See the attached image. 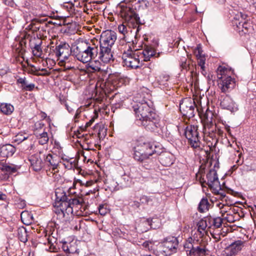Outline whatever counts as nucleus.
<instances>
[{
  "instance_id": "obj_42",
  "label": "nucleus",
  "mask_w": 256,
  "mask_h": 256,
  "mask_svg": "<svg viewBox=\"0 0 256 256\" xmlns=\"http://www.w3.org/2000/svg\"><path fill=\"white\" fill-rule=\"evenodd\" d=\"M28 134H23L22 133H19L14 137L13 140L14 142H18V144H20L24 140L28 139Z\"/></svg>"
},
{
  "instance_id": "obj_39",
  "label": "nucleus",
  "mask_w": 256,
  "mask_h": 256,
  "mask_svg": "<svg viewBox=\"0 0 256 256\" xmlns=\"http://www.w3.org/2000/svg\"><path fill=\"white\" fill-rule=\"evenodd\" d=\"M198 58V64L199 66H200V68L202 70V73L203 74H204V72H206L205 71V60L206 58L204 56H202L200 54V51L198 50V55H197Z\"/></svg>"
},
{
  "instance_id": "obj_28",
  "label": "nucleus",
  "mask_w": 256,
  "mask_h": 256,
  "mask_svg": "<svg viewBox=\"0 0 256 256\" xmlns=\"http://www.w3.org/2000/svg\"><path fill=\"white\" fill-rule=\"evenodd\" d=\"M56 200L54 202L64 203L67 202L68 198V193L65 192L62 189L57 188L55 192Z\"/></svg>"
},
{
  "instance_id": "obj_48",
  "label": "nucleus",
  "mask_w": 256,
  "mask_h": 256,
  "mask_svg": "<svg viewBox=\"0 0 256 256\" xmlns=\"http://www.w3.org/2000/svg\"><path fill=\"white\" fill-rule=\"evenodd\" d=\"M189 64L187 62V59L183 58L180 60V66L182 70H187L189 67Z\"/></svg>"
},
{
  "instance_id": "obj_60",
  "label": "nucleus",
  "mask_w": 256,
  "mask_h": 256,
  "mask_svg": "<svg viewBox=\"0 0 256 256\" xmlns=\"http://www.w3.org/2000/svg\"><path fill=\"white\" fill-rule=\"evenodd\" d=\"M223 134V130L216 126V138H218L220 136H222Z\"/></svg>"
},
{
  "instance_id": "obj_59",
  "label": "nucleus",
  "mask_w": 256,
  "mask_h": 256,
  "mask_svg": "<svg viewBox=\"0 0 256 256\" xmlns=\"http://www.w3.org/2000/svg\"><path fill=\"white\" fill-rule=\"evenodd\" d=\"M143 24H138L137 26L135 27V28H136L135 39H136L137 38V37L138 36V32L142 28V26Z\"/></svg>"
},
{
  "instance_id": "obj_9",
  "label": "nucleus",
  "mask_w": 256,
  "mask_h": 256,
  "mask_svg": "<svg viewBox=\"0 0 256 256\" xmlns=\"http://www.w3.org/2000/svg\"><path fill=\"white\" fill-rule=\"evenodd\" d=\"M196 104L193 99L190 98H184L180 104V110L183 116L190 118L194 116L195 113L198 112L200 118L203 117L198 108H196Z\"/></svg>"
},
{
  "instance_id": "obj_27",
  "label": "nucleus",
  "mask_w": 256,
  "mask_h": 256,
  "mask_svg": "<svg viewBox=\"0 0 256 256\" xmlns=\"http://www.w3.org/2000/svg\"><path fill=\"white\" fill-rule=\"evenodd\" d=\"M159 161L164 166H170L174 163L173 156L170 153L162 154L160 156Z\"/></svg>"
},
{
  "instance_id": "obj_25",
  "label": "nucleus",
  "mask_w": 256,
  "mask_h": 256,
  "mask_svg": "<svg viewBox=\"0 0 256 256\" xmlns=\"http://www.w3.org/2000/svg\"><path fill=\"white\" fill-rule=\"evenodd\" d=\"M72 188H70L68 193V200H66L67 202H66V207H70L73 210V206L80 205L82 203V200L80 198H78L76 196L72 194V192H71Z\"/></svg>"
},
{
  "instance_id": "obj_12",
  "label": "nucleus",
  "mask_w": 256,
  "mask_h": 256,
  "mask_svg": "<svg viewBox=\"0 0 256 256\" xmlns=\"http://www.w3.org/2000/svg\"><path fill=\"white\" fill-rule=\"evenodd\" d=\"M162 244V253L166 256H170L176 252L178 242L176 237L169 236L164 238Z\"/></svg>"
},
{
  "instance_id": "obj_23",
  "label": "nucleus",
  "mask_w": 256,
  "mask_h": 256,
  "mask_svg": "<svg viewBox=\"0 0 256 256\" xmlns=\"http://www.w3.org/2000/svg\"><path fill=\"white\" fill-rule=\"evenodd\" d=\"M15 152V147L10 144H6L0 148V154L3 158L11 156L14 154Z\"/></svg>"
},
{
  "instance_id": "obj_1",
  "label": "nucleus",
  "mask_w": 256,
  "mask_h": 256,
  "mask_svg": "<svg viewBox=\"0 0 256 256\" xmlns=\"http://www.w3.org/2000/svg\"><path fill=\"white\" fill-rule=\"evenodd\" d=\"M134 44L135 42L132 40V50L131 44H128V49L122 55L124 64L132 68H139L143 62L150 60V58L155 54V50L151 46L145 44L144 48L138 49Z\"/></svg>"
},
{
  "instance_id": "obj_33",
  "label": "nucleus",
  "mask_w": 256,
  "mask_h": 256,
  "mask_svg": "<svg viewBox=\"0 0 256 256\" xmlns=\"http://www.w3.org/2000/svg\"><path fill=\"white\" fill-rule=\"evenodd\" d=\"M36 136L38 139V143L41 145L46 144L49 140L46 132H43L41 133L36 132Z\"/></svg>"
},
{
  "instance_id": "obj_7",
  "label": "nucleus",
  "mask_w": 256,
  "mask_h": 256,
  "mask_svg": "<svg viewBox=\"0 0 256 256\" xmlns=\"http://www.w3.org/2000/svg\"><path fill=\"white\" fill-rule=\"evenodd\" d=\"M120 13L121 16L130 28H135L138 24H144V22L140 20V17L132 8L122 6Z\"/></svg>"
},
{
  "instance_id": "obj_24",
  "label": "nucleus",
  "mask_w": 256,
  "mask_h": 256,
  "mask_svg": "<svg viewBox=\"0 0 256 256\" xmlns=\"http://www.w3.org/2000/svg\"><path fill=\"white\" fill-rule=\"evenodd\" d=\"M64 61L60 60L59 64L60 66H63L65 70H73L75 68V58L74 56L70 54L66 58H64Z\"/></svg>"
},
{
  "instance_id": "obj_18",
  "label": "nucleus",
  "mask_w": 256,
  "mask_h": 256,
  "mask_svg": "<svg viewBox=\"0 0 256 256\" xmlns=\"http://www.w3.org/2000/svg\"><path fill=\"white\" fill-rule=\"evenodd\" d=\"M67 204L64 203L54 202L53 212L60 218H68L70 214H72V210L70 207H66Z\"/></svg>"
},
{
  "instance_id": "obj_37",
  "label": "nucleus",
  "mask_w": 256,
  "mask_h": 256,
  "mask_svg": "<svg viewBox=\"0 0 256 256\" xmlns=\"http://www.w3.org/2000/svg\"><path fill=\"white\" fill-rule=\"evenodd\" d=\"M18 239L22 242L25 243L28 241V233L25 228H19L18 230Z\"/></svg>"
},
{
  "instance_id": "obj_14",
  "label": "nucleus",
  "mask_w": 256,
  "mask_h": 256,
  "mask_svg": "<svg viewBox=\"0 0 256 256\" xmlns=\"http://www.w3.org/2000/svg\"><path fill=\"white\" fill-rule=\"evenodd\" d=\"M207 182L209 188L213 193H218L222 190L221 186L218 180V174L214 169H211L206 174Z\"/></svg>"
},
{
  "instance_id": "obj_43",
  "label": "nucleus",
  "mask_w": 256,
  "mask_h": 256,
  "mask_svg": "<svg viewBox=\"0 0 256 256\" xmlns=\"http://www.w3.org/2000/svg\"><path fill=\"white\" fill-rule=\"evenodd\" d=\"M62 160L65 162L64 164L65 168L68 170H70L74 166V160H73V158H62Z\"/></svg>"
},
{
  "instance_id": "obj_61",
  "label": "nucleus",
  "mask_w": 256,
  "mask_h": 256,
  "mask_svg": "<svg viewBox=\"0 0 256 256\" xmlns=\"http://www.w3.org/2000/svg\"><path fill=\"white\" fill-rule=\"evenodd\" d=\"M62 248L66 252L70 253V250L66 242L62 244Z\"/></svg>"
},
{
  "instance_id": "obj_54",
  "label": "nucleus",
  "mask_w": 256,
  "mask_h": 256,
  "mask_svg": "<svg viewBox=\"0 0 256 256\" xmlns=\"http://www.w3.org/2000/svg\"><path fill=\"white\" fill-rule=\"evenodd\" d=\"M35 87V85L34 84H30L26 86H23V90L26 91H32Z\"/></svg>"
},
{
  "instance_id": "obj_53",
  "label": "nucleus",
  "mask_w": 256,
  "mask_h": 256,
  "mask_svg": "<svg viewBox=\"0 0 256 256\" xmlns=\"http://www.w3.org/2000/svg\"><path fill=\"white\" fill-rule=\"evenodd\" d=\"M216 194L219 195V198L222 200L223 202L225 201L226 202L228 197H226V194L224 192H220V191H218V193H214Z\"/></svg>"
},
{
  "instance_id": "obj_35",
  "label": "nucleus",
  "mask_w": 256,
  "mask_h": 256,
  "mask_svg": "<svg viewBox=\"0 0 256 256\" xmlns=\"http://www.w3.org/2000/svg\"><path fill=\"white\" fill-rule=\"evenodd\" d=\"M234 16L233 20V24H236V22H243L247 18L248 16L246 14H242V12H234Z\"/></svg>"
},
{
  "instance_id": "obj_32",
  "label": "nucleus",
  "mask_w": 256,
  "mask_h": 256,
  "mask_svg": "<svg viewBox=\"0 0 256 256\" xmlns=\"http://www.w3.org/2000/svg\"><path fill=\"white\" fill-rule=\"evenodd\" d=\"M210 206V204L207 198H202L198 206V210L200 212H204L208 210Z\"/></svg>"
},
{
  "instance_id": "obj_21",
  "label": "nucleus",
  "mask_w": 256,
  "mask_h": 256,
  "mask_svg": "<svg viewBox=\"0 0 256 256\" xmlns=\"http://www.w3.org/2000/svg\"><path fill=\"white\" fill-rule=\"evenodd\" d=\"M236 30L241 36L249 33L252 30L250 22L246 19L243 22H236Z\"/></svg>"
},
{
  "instance_id": "obj_22",
  "label": "nucleus",
  "mask_w": 256,
  "mask_h": 256,
  "mask_svg": "<svg viewBox=\"0 0 256 256\" xmlns=\"http://www.w3.org/2000/svg\"><path fill=\"white\" fill-rule=\"evenodd\" d=\"M234 102L229 96H221L220 105L222 108L232 111L234 108Z\"/></svg>"
},
{
  "instance_id": "obj_26",
  "label": "nucleus",
  "mask_w": 256,
  "mask_h": 256,
  "mask_svg": "<svg viewBox=\"0 0 256 256\" xmlns=\"http://www.w3.org/2000/svg\"><path fill=\"white\" fill-rule=\"evenodd\" d=\"M128 174L129 178L136 182H140L144 180V178L138 171V168L135 166L130 167V172Z\"/></svg>"
},
{
  "instance_id": "obj_31",
  "label": "nucleus",
  "mask_w": 256,
  "mask_h": 256,
  "mask_svg": "<svg viewBox=\"0 0 256 256\" xmlns=\"http://www.w3.org/2000/svg\"><path fill=\"white\" fill-rule=\"evenodd\" d=\"M0 110L2 113L6 115L10 114L14 110L12 105L10 104H1L0 106Z\"/></svg>"
},
{
  "instance_id": "obj_6",
  "label": "nucleus",
  "mask_w": 256,
  "mask_h": 256,
  "mask_svg": "<svg viewBox=\"0 0 256 256\" xmlns=\"http://www.w3.org/2000/svg\"><path fill=\"white\" fill-rule=\"evenodd\" d=\"M132 108L135 112L137 120L140 122L148 118L151 114H156L153 108L144 100L134 103L132 106Z\"/></svg>"
},
{
  "instance_id": "obj_45",
  "label": "nucleus",
  "mask_w": 256,
  "mask_h": 256,
  "mask_svg": "<svg viewBox=\"0 0 256 256\" xmlns=\"http://www.w3.org/2000/svg\"><path fill=\"white\" fill-rule=\"evenodd\" d=\"M2 171L10 173H14L16 172V169L14 166H10L6 164H4V166H2Z\"/></svg>"
},
{
  "instance_id": "obj_10",
  "label": "nucleus",
  "mask_w": 256,
  "mask_h": 256,
  "mask_svg": "<svg viewBox=\"0 0 256 256\" xmlns=\"http://www.w3.org/2000/svg\"><path fill=\"white\" fill-rule=\"evenodd\" d=\"M71 54V50L69 45L66 43H60L56 47L51 46L50 49L48 56L50 58H56L60 61H64V59L66 58Z\"/></svg>"
},
{
  "instance_id": "obj_36",
  "label": "nucleus",
  "mask_w": 256,
  "mask_h": 256,
  "mask_svg": "<svg viewBox=\"0 0 256 256\" xmlns=\"http://www.w3.org/2000/svg\"><path fill=\"white\" fill-rule=\"evenodd\" d=\"M48 244L49 246V250L52 252H58V248L56 244H54L56 240L54 236H48L47 238Z\"/></svg>"
},
{
  "instance_id": "obj_44",
  "label": "nucleus",
  "mask_w": 256,
  "mask_h": 256,
  "mask_svg": "<svg viewBox=\"0 0 256 256\" xmlns=\"http://www.w3.org/2000/svg\"><path fill=\"white\" fill-rule=\"evenodd\" d=\"M211 222H212V225H213L214 228H220L223 222V218L220 216L213 218V220H212Z\"/></svg>"
},
{
  "instance_id": "obj_11",
  "label": "nucleus",
  "mask_w": 256,
  "mask_h": 256,
  "mask_svg": "<svg viewBox=\"0 0 256 256\" xmlns=\"http://www.w3.org/2000/svg\"><path fill=\"white\" fill-rule=\"evenodd\" d=\"M87 46L89 52L90 60V61L92 60L96 59L98 58V60H100L104 63L110 62L108 58H104L103 60V56H102L101 50L100 49V42L96 39H92L88 40H86Z\"/></svg>"
},
{
  "instance_id": "obj_50",
  "label": "nucleus",
  "mask_w": 256,
  "mask_h": 256,
  "mask_svg": "<svg viewBox=\"0 0 256 256\" xmlns=\"http://www.w3.org/2000/svg\"><path fill=\"white\" fill-rule=\"evenodd\" d=\"M118 30L119 32L123 34H125L127 32V28L124 24H120L118 26Z\"/></svg>"
},
{
  "instance_id": "obj_46",
  "label": "nucleus",
  "mask_w": 256,
  "mask_h": 256,
  "mask_svg": "<svg viewBox=\"0 0 256 256\" xmlns=\"http://www.w3.org/2000/svg\"><path fill=\"white\" fill-rule=\"evenodd\" d=\"M98 211L100 215L104 216L109 212V209L106 204H102L99 206Z\"/></svg>"
},
{
  "instance_id": "obj_41",
  "label": "nucleus",
  "mask_w": 256,
  "mask_h": 256,
  "mask_svg": "<svg viewBox=\"0 0 256 256\" xmlns=\"http://www.w3.org/2000/svg\"><path fill=\"white\" fill-rule=\"evenodd\" d=\"M139 161L141 162L142 167L146 170L151 169L154 166V162L150 158V157L143 160Z\"/></svg>"
},
{
  "instance_id": "obj_13",
  "label": "nucleus",
  "mask_w": 256,
  "mask_h": 256,
  "mask_svg": "<svg viewBox=\"0 0 256 256\" xmlns=\"http://www.w3.org/2000/svg\"><path fill=\"white\" fill-rule=\"evenodd\" d=\"M86 40H79L76 44V57L83 63L90 62L89 52Z\"/></svg>"
},
{
  "instance_id": "obj_55",
  "label": "nucleus",
  "mask_w": 256,
  "mask_h": 256,
  "mask_svg": "<svg viewBox=\"0 0 256 256\" xmlns=\"http://www.w3.org/2000/svg\"><path fill=\"white\" fill-rule=\"evenodd\" d=\"M204 220L208 224V228H211L212 226H213V225H212V222H211V220H213V218H212L210 216H207V217L204 218Z\"/></svg>"
},
{
  "instance_id": "obj_20",
  "label": "nucleus",
  "mask_w": 256,
  "mask_h": 256,
  "mask_svg": "<svg viewBox=\"0 0 256 256\" xmlns=\"http://www.w3.org/2000/svg\"><path fill=\"white\" fill-rule=\"evenodd\" d=\"M60 160L56 154H44V164L48 166L52 167V170L55 171L57 170Z\"/></svg>"
},
{
  "instance_id": "obj_51",
  "label": "nucleus",
  "mask_w": 256,
  "mask_h": 256,
  "mask_svg": "<svg viewBox=\"0 0 256 256\" xmlns=\"http://www.w3.org/2000/svg\"><path fill=\"white\" fill-rule=\"evenodd\" d=\"M152 243L150 241H145L142 244L143 247L149 250H152Z\"/></svg>"
},
{
  "instance_id": "obj_4",
  "label": "nucleus",
  "mask_w": 256,
  "mask_h": 256,
  "mask_svg": "<svg viewBox=\"0 0 256 256\" xmlns=\"http://www.w3.org/2000/svg\"><path fill=\"white\" fill-rule=\"evenodd\" d=\"M156 146L150 142H139L134 148V158L136 160H143L156 152Z\"/></svg>"
},
{
  "instance_id": "obj_40",
  "label": "nucleus",
  "mask_w": 256,
  "mask_h": 256,
  "mask_svg": "<svg viewBox=\"0 0 256 256\" xmlns=\"http://www.w3.org/2000/svg\"><path fill=\"white\" fill-rule=\"evenodd\" d=\"M42 45H36L32 46H30L32 49L34 56L36 57L41 58L42 51L41 48Z\"/></svg>"
},
{
  "instance_id": "obj_57",
  "label": "nucleus",
  "mask_w": 256,
  "mask_h": 256,
  "mask_svg": "<svg viewBox=\"0 0 256 256\" xmlns=\"http://www.w3.org/2000/svg\"><path fill=\"white\" fill-rule=\"evenodd\" d=\"M123 105V102L121 101L120 102L113 104L112 109L114 108L113 112H114L115 110L120 108Z\"/></svg>"
},
{
  "instance_id": "obj_5",
  "label": "nucleus",
  "mask_w": 256,
  "mask_h": 256,
  "mask_svg": "<svg viewBox=\"0 0 256 256\" xmlns=\"http://www.w3.org/2000/svg\"><path fill=\"white\" fill-rule=\"evenodd\" d=\"M198 126L190 125L184 128V136L188 141V144L194 149L200 150L202 146L200 141V138L198 131Z\"/></svg>"
},
{
  "instance_id": "obj_34",
  "label": "nucleus",
  "mask_w": 256,
  "mask_h": 256,
  "mask_svg": "<svg viewBox=\"0 0 256 256\" xmlns=\"http://www.w3.org/2000/svg\"><path fill=\"white\" fill-rule=\"evenodd\" d=\"M34 134L36 136V132L41 133L43 132H46V127L44 122L41 121L36 122L34 126Z\"/></svg>"
},
{
  "instance_id": "obj_8",
  "label": "nucleus",
  "mask_w": 256,
  "mask_h": 256,
  "mask_svg": "<svg viewBox=\"0 0 256 256\" xmlns=\"http://www.w3.org/2000/svg\"><path fill=\"white\" fill-rule=\"evenodd\" d=\"M214 114L208 108L203 114L202 122L203 124V132L210 138H216V126L214 124Z\"/></svg>"
},
{
  "instance_id": "obj_38",
  "label": "nucleus",
  "mask_w": 256,
  "mask_h": 256,
  "mask_svg": "<svg viewBox=\"0 0 256 256\" xmlns=\"http://www.w3.org/2000/svg\"><path fill=\"white\" fill-rule=\"evenodd\" d=\"M156 199L154 196H142L140 198V201L141 204H152L153 201Z\"/></svg>"
},
{
  "instance_id": "obj_3",
  "label": "nucleus",
  "mask_w": 256,
  "mask_h": 256,
  "mask_svg": "<svg viewBox=\"0 0 256 256\" xmlns=\"http://www.w3.org/2000/svg\"><path fill=\"white\" fill-rule=\"evenodd\" d=\"M230 72L225 66H220L218 68V86L222 92H228L235 86L234 80L229 76Z\"/></svg>"
},
{
  "instance_id": "obj_62",
  "label": "nucleus",
  "mask_w": 256,
  "mask_h": 256,
  "mask_svg": "<svg viewBox=\"0 0 256 256\" xmlns=\"http://www.w3.org/2000/svg\"><path fill=\"white\" fill-rule=\"evenodd\" d=\"M26 79L25 78H18L16 82L18 84H22V86H23V84L26 83Z\"/></svg>"
},
{
  "instance_id": "obj_58",
  "label": "nucleus",
  "mask_w": 256,
  "mask_h": 256,
  "mask_svg": "<svg viewBox=\"0 0 256 256\" xmlns=\"http://www.w3.org/2000/svg\"><path fill=\"white\" fill-rule=\"evenodd\" d=\"M224 218L226 220L229 222H232L235 221L232 215L230 214H227V216L225 217Z\"/></svg>"
},
{
  "instance_id": "obj_17",
  "label": "nucleus",
  "mask_w": 256,
  "mask_h": 256,
  "mask_svg": "<svg viewBox=\"0 0 256 256\" xmlns=\"http://www.w3.org/2000/svg\"><path fill=\"white\" fill-rule=\"evenodd\" d=\"M199 240H198L196 242L194 240V244L192 245V247L188 246V248H190L189 252V256H204L206 254V252L208 250L206 248V244L204 242H202V240L198 244Z\"/></svg>"
},
{
  "instance_id": "obj_16",
  "label": "nucleus",
  "mask_w": 256,
  "mask_h": 256,
  "mask_svg": "<svg viewBox=\"0 0 256 256\" xmlns=\"http://www.w3.org/2000/svg\"><path fill=\"white\" fill-rule=\"evenodd\" d=\"M140 122V124L148 130L155 131L160 126L159 119L156 114Z\"/></svg>"
},
{
  "instance_id": "obj_19",
  "label": "nucleus",
  "mask_w": 256,
  "mask_h": 256,
  "mask_svg": "<svg viewBox=\"0 0 256 256\" xmlns=\"http://www.w3.org/2000/svg\"><path fill=\"white\" fill-rule=\"evenodd\" d=\"M244 244V241L241 240L234 241L226 248V256H235L242 250Z\"/></svg>"
},
{
  "instance_id": "obj_47",
  "label": "nucleus",
  "mask_w": 256,
  "mask_h": 256,
  "mask_svg": "<svg viewBox=\"0 0 256 256\" xmlns=\"http://www.w3.org/2000/svg\"><path fill=\"white\" fill-rule=\"evenodd\" d=\"M36 23L34 22L32 20V23L29 25L30 28L32 30H37L40 29V23L41 22L40 20H36Z\"/></svg>"
},
{
  "instance_id": "obj_30",
  "label": "nucleus",
  "mask_w": 256,
  "mask_h": 256,
  "mask_svg": "<svg viewBox=\"0 0 256 256\" xmlns=\"http://www.w3.org/2000/svg\"><path fill=\"white\" fill-rule=\"evenodd\" d=\"M26 38L29 40L30 46L42 45V40L38 35L30 36V34H26Z\"/></svg>"
},
{
  "instance_id": "obj_64",
  "label": "nucleus",
  "mask_w": 256,
  "mask_h": 256,
  "mask_svg": "<svg viewBox=\"0 0 256 256\" xmlns=\"http://www.w3.org/2000/svg\"><path fill=\"white\" fill-rule=\"evenodd\" d=\"M226 204H227V202H226V204H222V203L220 202V203L217 204V206H218L219 207L220 209L221 210L222 209H224V206Z\"/></svg>"
},
{
  "instance_id": "obj_29",
  "label": "nucleus",
  "mask_w": 256,
  "mask_h": 256,
  "mask_svg": "<svg viewBox=\"0 0 256 256\" xmlns=\"http://www.w3.org/2000/svg\"><path fill=\"white\" fill-rule=\"evenodd\" d=\"M197 226V232L199 234L200 238H202L206 234V229L208 227V224L204 220V218L198 222Z\"/></svg>"
},
{
  "instance_id": "obj_2",
  "label": "nucleus",
  "mask_w": 256,
  "mask_h": 256,
  "mask_svg": "<svg viewBox=\"0 0 256 256\" xmlns=\"http://www.w3.org/2000/svg\"><path fill=\"white\" fill-rule=\"evenodd\" d=\"M116 34L113 30H106L103 31L100 34V49L101 50L103 60L108 58L109 62L114 61L112 48L116 40Z\"/></svg>"
},
{
  "instance_id": "obj_56",
  "label": "nucleus",
  "mask_w": 256,
  "mask_h": 256,
  "mask_svg": "<svg viewBox=\"0 0 256 256\" xmlns=\"http://www.w3.org/2000/svg\"><path fill=\"white\" fill-rule=\"evenodd\" d=\"M26 38L27 39V38H26V35H25L24 38H21V40L19 42V44H20V46L21 49H23L24 47H26V42L25 40Z\"/></svg>"
},
{
  "instance_id": "obj_52",
  "label": "nucleus",
  "mask_w": 256,
  "mask_h": 256,
  "mask_svg": "<svg viewBox=\"0 0 256 256\" xmlns=\"http://www.w3.org/2000/svg\"><path fill=\"white\" fill-rule=\"evenodd\" d=\"M122 179L126 182V184H130L132 179L128 176V174H127L126 173L122 176Z\"/></svg>"
},
{
  "instance_id": "obj_15",
  "label": "nucleus",
  "mask_w": 256,
  "mask_h": 256,
  "mask_svg": "<svg viewBox=\"0 0 256 256\" xmlns=\"http://www.w3.org/2000/svg\"><path fill=\"white\" fill-rule=\"evenodd\" d=\"M44 158V154L41 152L32 154L30 157L29 161L30 163V167L34 170L38 172L42 168L44 165V162H43Z\"/></svg>"
},
{
  "instance_id": "obj_49",
  "label": "nucleus",
  "mask_w": 256,
  "mask_h": 256,
  "mask_svg": "<svg viewBox=\"0 0 256 256\" xmlns=\"http://www.w3.org/2000/svg\"><path fill=\"white\" fill-rule=\"evenodd\" d=\"M140 6L143 8H148L150 6V2L147 0H141L139 1Z\"/></svg>"
},
{
  "instance_id": "obj_63",
  "label": "nucleus",
  "mask_w": 256,
  "mask_h": 256,
  "mask_svg": "<svg viewBox=\"0 0 256 256\" xmlns=\"http://www.w3.org/2000/svg\"><path fill=\"white\" fill-rule=\"evenodd\" d=\"M94 118H92L88 122H87L86 123V127L88 128V127L91 126V125L94 122Z\"/></svg>"
}]
</instances>
